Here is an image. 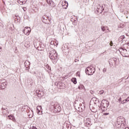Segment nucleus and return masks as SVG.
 Wrapping results in <instances>:
<instances>
[{"mask_svg": "<svg viewBox=\"0 0 129 129\" xmlns=\"http://www.w3.org/2000/svg\"><path fill=\"white\" fill-rule=\"evenodd\" d=\"M49 56L51 60H57L58 59V54L56 52L55 49H52L49 51Z\"/></svg>", "mask_w": 129, "mask_h": 129, "instance_id": "f257e3e1", "label": "nucleus"}, {"mask_svg": "<svg viewBox=\"0 0 129 129\" xmlns=\"http://www.w3.org/2000/svg\"><path fill=\"white\" fill-rule=\"evenodd\" d=\"M95 72V69L93 67H88L86 69V73L87 75H93Z\"/></svg>", "mask_w": 129, "mask_h": 129, "instance_id": "f03ea898", "label": "nucleus"}, {"mask_svg": "<svg viewBox=\"0 0 129 129\" xmlns=\"http://www.w3.org/2000/svg\"><path fill=\"white\" fill-rule=\"evenodd\" d=\"M119 51L120 52V54L123 57H129V52L128 50H127V48H121Z\"/></svg>", "mask_w": 129, "mask_h": 129, "instance_id": "7ed1b4c3", "label": "nucleus"}, {"mask_svg": "<svg viewBox=\"0 0 129 129\" xmlns=\"http://www.w3.org/2000/svg\"><path fill=\"white\" fill-rule=\"evenodd\" d=\"M124 119L123 118H121L119 117L117 119V125H119L118 127H121V126H123L124 125Z\"/></svg>", "mask_w": 129, "mask_h": 129, "instance_id": "20e7f679", "label": "nucleus"}, {"mask_svg": "<svg viewBox=\"0 0 129 129\" xmlns=\"http://www.w3.org/2000/svg\"><path fill=\"white\" fill-rule=\"evenodd\" d=\"M84 122L85 126H87V127H89V126H90L92 123H91V119L90 118H85L84 120Z\"/></svg>", "mask_w": 129, "mask_h": 129, "instance_id": "39448f33", "label": "nucleus"}, {"mask_svg": "<svg viewBox=\"0 0 129 129\" xmlns=\"http://www.w3.org/2000/svg\"><path fill=\"white\" fill-rule=\"evenodd\" d=\"M6 85H7L6 80H0V89H5L6 88Z\"/></svg>", "mask_w": 129, "mask_h": 129, "instance_id": "423d86ee", "label": "nucleus"}, {"mask_svg": "<svg viewBox=\"0 0 129 129\" xmlns=\"http://www.w3.org/2000/svg\"><path fill=\"white\" fill-rule=\"evenodd\" d=\"M23 33L25 35L29 36L30 33H31V28L30 27H26L25 29L23 30Z\"/></svg>", "mask_w": 129, "mask_h": 129, "instance_id": "0eeeda50", "label": "nucleus"}, {"mask_svg": "<svg viewBox=\"0 0 129 129\" xmlns=\"http://www.w3.org/2000/svg\"><path fill=\"white\" fill-rule=\"evenodd\" d=\"M36 92L38 97H43V96H44V92L42 90H37Z\"/></svg>", "mask_w": 129, "mask_h": 129, "instance_id": "6e6552de", "label": "nucleus"}, {"mask_svg": "<svg viewBox=\"0 0 129 129\" xmlns=\"http://www.w3.org/2000/svg\"><path fill=\"white\" fill-rule=\"evenodd\" d=\"M62 6L63 9H66L67 8H68V2L66 1H63L62 3Z\"/></svg>", "mask_w": 129, "mask_h": 129, "instance_id": "1a4fd4ad", "label": "nucleus"}, {"mask_svg": "<svg viewBox=\"0 0 129 129\" xmlns=\"http://www.w3.org/2000/svg\"><path fill=\"white\" fill-rule=\"evenodd\" d=\"M92 100L94 102V104H96V105H98L99 104V100L96 98H93Z\"/></svg>", "mask_w": 129, "mask_h": 129, "instance_id": "9d476101", "label": "nucleus"}, {"mask_svg": "<svg viewBox=\"0 0 129 129\" xmlns=\"http://www.w3.org/2000/svg\"><path fill=\"white\" fill-rule=\"evenodd\" d=\"M63 129H71V126L70 125L67 124V123H64L63 126Z\"/></svg>", "mask_w": 129, "mask_h": 129, "instance_id": "9b49d317", "label": "nucleus"}, {"mask_svg": "<svg viewBox=\"0 0 129 129\" xmlns=\"http://www.w3.org/2000/svg\"><path fill=\"white\" fill-rule=\"evenodd\" d=\"M54 110L55 111H60L61 110V107L59 105H57L54 106Z\"/></svg>", "mask_w": 129, "mask_h": 129, "instance_id": "f8f14e48", "label": "nucleus"}, {"mask_svg": "<svg viewBox=\"0 0 129 129\" xmlns=\"http://www.w3.org/2000/svg\"><path fill=\"white\" fill-rule=\"evenodd\" d=\"M37 109L38 110V114H42V106H38Z\"/></svg>", "mask_w": 129, "mask_h": 129, "instance_id": "ddd939ff", "label": "nucleus"}, {"mask_svg": "<svg viewBox=\"0 0 129 129\" xmlns=\"http://www.w3.org/2000/svg\"><path fill=\"white\" fill-rule=\"evenodd\" d=\"M10 119H11V120H13V121H16V118H15V117L13 115H10L8 116Z\"/></svg>", "mask_w": 129, "mask_h": 129, "instance_id": "4468645a", "label": "nucleus"}, {"mask_svg": "<svg viewBox=\"0 0 129 129\" xmlns=\"http://www.w3.org/2000/svg\"><path fill=\"white\" fill-rule=\"evenodd\" d=\"M103 7H102L101 8H99V9H96V12L97 13H99V14H101L102 12H103Z\"/></svg>", "mask_w": 129, "mask_h": 129, "instance_id": "2eb2a0df", "label": "nucleus"}, {"mask_svg": "<svg viewBox=\"0 0 129 129\" xmlns=\"http://www.w3.org/2000/svg\"><path fill=\"white\" fill-rule=\"evenodd\" d=\"M78 88L81 90L84 89V90L85 91V88L83 85H80Z\"/></svg>", "mask_w": 129, "mask_h": 129, "instance_id": "dca6fc26", "label": "nucleus"}, {"mask_svg": "<svg viewBox=\"0 0 129 129\" xmlns=\"http://www.w3.org/2000/svg\"><path fill=\"white\" fill-rule=\"evenodd\" d=\"M124 35H122L119 37L118 38L119 42H122L123 40V39H124Z\"/></svg>", "mask_w": 129, "mask_h": 129, "instance_id": "f3484780", "label": "nucleus"}, {"mask_svg": "<svg viewBox=\"0 0 129 129\" xmlns=\"http://www.w3.org/2000/svg\"><path fill=\"white\" fill-rule=\"evenodd\" d=\"M71 80L72 82L74 83V84H76V83H77V80L76 79V78H73Z\"/></svg>", "mask_w": 129, "mask_h": 129, "instance_id": "a211bd4d", "label": "nucleus"}, {"mask_svg": "<svg viewBox=\"0 0 129 129\" xmlns=\"http://www.w3.org/2000/svg\"><path fill=\"white\" fill-rule=\"evenodd\" d=\"M18 2L19 5H24V2H23V0H18Z\"/></svg>", "mask_w": 129, "mask_h": 129, "instance_id": "6ab92c4d", "label": "nucleus"}, {"mask_svg": "<svg viewBox=\"0 0 129 129\" xmlns=\"http://www.w3.org/2000/svg\"><path fill=\"white\" fill-rule=\"evenodd\" d=\"M101 8H103V7H102V6H101L100 5H98L97 6V10H98L99 9H101Z\"/></svg>", "mask_w": 129, "mask_h": 129, "instance_id": "aec40b11", "label": "nucleus"}, {"mask_svg": "<svg viewBox=\"0 0 129 129\" xmlns=\"http://www.w3.org/2000/svg\"><path fill=\"white\" fill-rule=\"evenodd\" d=\"M103 93H104V90H101L99 91V94H103Z\"/></svg>", "mask_w": 129, "mask_h": 129, "instance_id": "412c9836", "label": "nucleus"}, {"mask_svg": "<svg viewBox=\"0 0 129 129\" xmlns=\"http://www.w3.org/2000/svg\"><path fill=\"white\" fill-rule=\"evenodd\" d=\"M101 30L103 32H104V31H105V27H104V26L102 27Z\"/></svg>", "mask_w": 129, "mask_h": 129, "instance_id": "4be33fe9", "label": "nucleus"}, {"mask_svg": "<svg viewBox=\"0 0 129 129\" xmlns=\"http://www.w3.org/2000/svg\"><path fill=\"white\" fill-rule=\"evenodd\" d=\"M125 102H128L129 101V97H128L126 99H125Z\"/></svg>", "mask_w": 129, "mask_h": 129, "instance_id": "5701e85b", "label": "nucleus"}, {"mask_svg": "<svg viewBox=\"0 0 129 129\" xmlns=\"http://www.w3.org/2000/svg\"><path fill=\"white\" fill-rule=\"evenodd\" d=\"M103 73H105V72H106V69H105V68L103 69Z\"/></svg>", "mask_w": 129, "mask_h": 129, "instance_id": "b1692460", "label": "nucleus"}, {"mask_svg": "<svg viewBox=\"0 0 129 129\" xmlns=\"http://www.w3.org/2000/svg\"><path fill=\"white\" fill-rule=\"evenodd\" d=\"M77 75L78 76V77H80V73L79 72L77 73Z\"/></svg>", "mask_w": 129, "mask_h": 129, "instance_id": "393cba45", "label": "nucleus"}, {"mask_svg": "<svg viewBox=\"0 0 129 129\" xmlns=\"http://www.w3.org/2000/svg\"><path fill=\"white\" fill-rule=\"evenodd\" d=\"M113 43H112V41H110V46H113Z\"/></svg>", "mask_w": 129, "mask_h": 129, "instance_id": "a878e982", "label": "nucleus"}, {"mask_svg": "<svg viewBox=\"0 0 129 129\" xmlns=\"http://www.w3.org/2000/svg\"><path fill=\"white\" fill-rule=\"evenodd\" d=\"M108 114H109V113H103L104 115H108Z\"/></svg>", "mask_w": 129, "mask_h": 129, "instance_id": "bb28decb", "label": "nucleus"}, {"mask_svg": "<svg viewBox=\"0 0 129 129\" xmlns=\"http://www.w3.org/2000/svg\"><path fill=\"white\" fill-rule=\"evenodd\" d=\"M118 101H119V102H120V101H121V97H120V98L118 99Z\"/></svg>", "mask_w": 129, "mask_h": 129, "instance_id": "cd10ccee", "label": "nucleus"}, {"mask_svg": "<svg viewBox=\"0 0 129 129\" xmlns=\"http://www.w3.org/2000/svg\"><path fill=\"white\" fill-rule=\"evenodd\" d=\"M124 101H125V100H123L122 102H121V103H125V102Z\"/></svg>", "mask_w": 129, "mask_h": 129, "instance_id": "c85d7f7f", "label": "nucleus"}, {"mask_svg": "<svg viewBox=\"0 0 129 129\" xmlns=\"http://www.w3.org/2000/svg\"><path fill=\"white\" fill-rule=\"evenodd\" d=\"M23 5H24V4H26V2H25V0H23Z\"/></svg>", "mask_w": 129, "mask_h": 129, "instance_id": "c756f323", "label": "nucleus"}, {"mask_svg": "<svg viewBox=\"0 0 129 129\" xmlns=\"http://www.w3.org/2000/svg\"><path fill=\"white\" fill-rule=\"evenodd\" d=\"M113 61H114V62H116V58H114V59H113Z\"/></svg>", "mask_w": 129, "mask_h": 129, "instance_id": "7c9ffc66", "label": "nucleus"}, {"mask_svg": "<svg viewBox=\"0 0 129 129\" xmlns=\"http://www.w3.org/2000/svg\"><path fill=\"white\" fill-rule=\"evenodd\" d=\"M0 50H2V47L0 46ZM1 52V50H0Z\"/></svg>", "mask_w": 129, "mask_h": 129, "instance_id": "2f4dec72", "label": "nucleus"}, {"mask_svg": "<svg viewBox=\"0 0 129 129\" xmlns=\"http://www.w3.org/2000/svg\"><path fill=\"white\" fill-rule=\"evenodd\" d=\"M46 2H47V3H49V1L48 0H46Z\"/></svg>", "mask_w": 129, "mask_h": 129, "instance_id": "473e14b6", "label": "nucleus"}, {"mask_svg": "<svg viewBox=\"0 0 129 129\" xmlns=\"http://www.w3.org/2000/svg\"><path fill=\"white\" fill-rule=\"evenodd\" d=\"M72 22H75V21H73V20L72 19L71 20Z\"/></svg>", "mask_w": 129, "mask_h": 129, "instance_id": "72a5a7b5", "label": "nucleus"}, {"mask_svg": "<svg viewBox=\"0 0 129 129\" xmlns=\"http://www.w3.org/2000/svg\"><path fill=\"white\" fill-rule=\"evenodd\" d=\"M118 82H119V80H118Z\"/></svg>", "mask_w": 129, "mask_h": 129, "instance_id": "f704fd0d", "label": "nucleus"}, {"mask_svg": "<svg viewBox=\"0 0 129 129\" xmlns=\"http://www.w3.org/2000/svg\"><path fill=\"white\" fill-rule=\"evenodd\" d=\"M108 31H106V33H108Z\"/></svg>", "mask_w": 129, "mask_h": 129, "instance_id": "c9c22d12", "label": "nucleus"}, {"mask_svg": "<svg viewBox=\"0 0 129 129\" xmlns=\"http://www.w3.org/2000/svg\"><path fill=\"white\" fill-rule=\"evenodd\" d=\"M128 17H126V19H127Z\"/></svg>", "mask_w": 129, "mask_h": 129, "instance_id": "e433bc0d", "label": "nucleus"}, {"mask_svg": "<svg viewBox=\"0 0 129 129\" xmlns=\"http://www.w3.org/2000/svg\"><path fill=\"white\" fill-rule=\"evenodd\" d=\"M43 20H45V18H43Z\"/></svg>", "mask_w": 129, "mask_h": 129, "instance_id": "4c0bfd02", "label": "nucleus"}, {"mask_svg": "<svg viewBox=\"0 0 129 129\" xmlns=\"http://www.w3.org/2000/svg\"><path fill=\"white\" fill-rule=\"evenodd\" d=\"M2 109H4V108H2Z\"/></svg>", "mask_w": 129, "mask_h": 129, "instance_id": "58836bf2", "label": "nucleus"}]
</instances>
